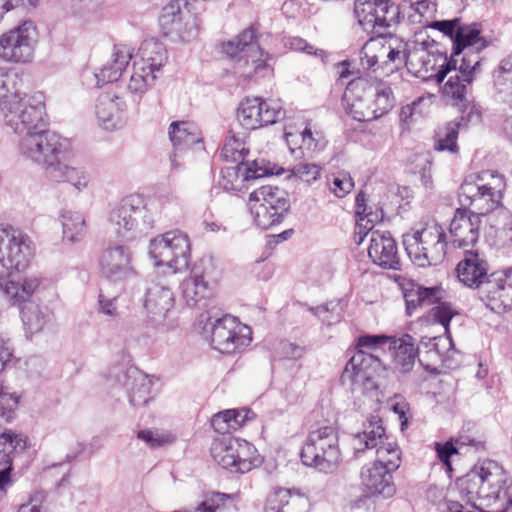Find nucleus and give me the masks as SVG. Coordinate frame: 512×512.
Listing matches in <instances>:
<instances>
[{
    "mask_svg": "<svg viewBox=\"0 0 512 512\" xmlns=\"http://www.w3.org/2000/svg\"><path fill=\"white\" fill-rule=\"evenodd\" d=\"M482 512H507L512 507V496L508 493L507 475L497 461L482 460Z\"/></svg>",
    "mask_w": 512,
    "mask_h": 512,
    "instance_id": "14",
    "label": "nucleus"
},
{
    "mask_svg": "<svg viewBox=\"0 0 512 512\" xmlns=\"http://www.w3.org/2000/svg\"><path fill=\"white\" fill-rule=\"evenodd\" d=\"M439 292L438 287H423L412 283L411 287L404 291L406 314L411 316L419 307L436 304L440 300Z\"/></svg>",
    "mask_w": 512,
    "mask_h": 512,
    "instance_id": "35",
    "label": "nucleus"
},
{
    "mask_svg": "<svg viewBox=\"0 0 512 512\" xmlns=\"http://www.w3.org/2000/svg\"><path fill=\"white\" fill-rule=\"evenodd\" d=\"M284 137L295 159L311 158L315 151L322 148L310 128H305L301 132H285Z\"/></svg>",
    "mask_w": 512,
    "mask_h": 512,
    "instance_id": "31",
    "label": "nucleus"
},
{
    "mask_svg": "<svg viewBox=\"0 0 512 512\" xmlns=\"http://www.w3.org/2000/svg\"><path fill=\"white\" fill-rule=\"evenodd\" d=\"M117 380L126 387L131 406L138 407L149 402L151 397V378L136 368L123 371Z\"/></svg>",
    "mask_w": 512,
    "mask_h": 512,
    "instance_id": "28",
    "label": "nucleus"
},
{
    "mask_svg": "<svg viewBox=\"0 0 512 512\" xmlns=\"http://www.w3.org/2000/svg\"><path fill=\"white\" fill-rule=\"evenodd\" d=\"M482 217H486L485 242L491 248H502L512 243V213L503 205L506 189L505 176L496 170H482Z\"/></svg>",
    "mask_w": 512,
    "mask_h": 512,
    "instance_id": "3",
    "label": "nucleus"
},
{
    "mask_svg": "<svg viewBox=\"0 0 512 512\" xmlns=\"http://www.w3.org/2000/svg\"><path fill=\"white\" fill-rule=\"evenodd\" d=\"M174 304V293L167 285L151 282L146 288L144 308L152 320H164Z\"/></svg>",
    "mask_w": 512,
    "mask_h": 512,
    "instance_id": "26",
    "label": "nucleus"
},
{
    "mask_svg": "<svg viewBox=\"0 0 512 512\" xmlns=\"http://www.w3.org/2000/svg\"><path fill=\"white\" fill-rule=\"evenodd\" d=\"M22 439L12 430L0 434V464L12 463L11 453L20 445Z\"/></svg>",
    "mask_w": 512,
    "mask_h": 512,
    "instance_id": "51",
    "label": "nucleus"
},
{
    "mask_svg": "<svg viewBox=\"0 0 512 512\" xmlns=\"http://www.w3.org/2000/svg\"><path fill=\"white\" fill-rule=\"evenodd\" d=\"M133 254L129 247L114 245L107 247L101 254L99 264L102 275L114 283H123L134 279L137 271L132 265Z\"/></svg>",
    "mask_w": 512,
    "mask_h": 512,
    "instance_id": "21",
    "label": "nucleus"
},
{
    "mask_svg": "<svg viewBox=\"0 0 512 512\" xmlns=\"http://www.w3.org/2000/svg\"><path fill=\"white\" fill-rule=\"evenodd\" d=\"M0 111L5 124L14 133L22 136L35 128H42L47 121L45 96L42 92L31 95L13 91L10 98L0 102Z\"/></svg>",
    "mask_w": 512,
    "mask_h": 512,
    "instance_id": "5",
    "label": "nucleus"
},
{
    "mask_svg": "<svg viewBox=\"0 0 512 512\" xmlns=\"http://www.w3.org/2000/svg\"><path fill=\"white\" fill-rule=\"evenodd\" d=\"M168 135L174 150L179 152L201 144L202 140L198 127L189 121L172 122L169 126Z\"/></svg>",
    "mask_w": 512,
    "mask_h": 512,
    "instance_id": "29",
    "label": "nucleus"
},
{
    "mask_svg": "<svg viewBox=\"0 0 512 512\" xmlns=\"http://www.w3.org/2000/svg\"><path fill=\"white\" fill-rule=\"evenodd\" d=\"M354 187L351 176L347 173H338L329 183L330 191L338 198L345 197Z\"/></svg>",
    "mask_w": 512,
    "mask_h": 512,
    "instance_id": "57",
    "label": "nucleus"
},
{
    "mask_svg": "<svg viewBox=\"0 0 512 512\" xmlns=\"http://www.w3.org/2000/svg\"><path fill=\"white\" fill-rule=\"evenodd\" d=\"M45 499L43 492L35 491L29 496L26 503L19 506L18 512H41V505Z\"/></svg>",
    "mask_w": 512,
    "mask_h": 512,
    "instance_id": "64",
    "label": "nucleus"
},
{
    "mask_svg": "<svg viewBox=\"0 0 512 512\" xmlns=\"http://www.w3.org/2000/svg\"><path fill=\"white\" fill-rule=\"evenodd\" d=\"M139 53L141 59L134 63L138 66H142L146 71H151L152 74L159 73L168 58L163 43L155 40L143 42Z\"/></svg>",
    "mask_w": 512,
    "mask_h": 512,
    "instance_id": "32",
    "label": "nucleus"
},
{
    "mask_svg": "<svg viewBox=\"0 0 512 512\" xmlns=\"http://www.w3.org/2000/svg\"><path fill=\"white\" fill-rule=\"evenodd\" d=\"M435 451L437 453V457L442 462L446 473L451 478L453 468L450 459L453 455L458 454V447L456 446V443H454L452 439L444 443L436 442Z\"/></svg>",
    "mask_w": 512,
    "mask_h": 512,
    "instance_id": "54",
    "label": "nucleus"
},
{
    "mask_svg": "<svg viewBox=\"0 0 512 512\" xmlns=\"http://www.w3.org/2000/svg\"><path fill=\"white\" fill-rule=\"evenodd\" d=\"M458 280L466 287H480V256L479 251L465 250L463 259L455 269Z\"/></svg>",
    "mask_w": 512,
    "mask_h": 512,
    "instance_id": "34",
    "label": "nucleus"
},
{
    "mask_svg": "<svg viewBox=\"0 0 512 512\" xmlns=\"http://www.w3.org/2000/svg\"><path fill=\"white\" fill-rule=\"evenodd\" d=\"M66 150V141L48 129V120L42 128H35L21 136L20 154L41 165L46 177L56 183L67 182L81 191L88 184V175L80 168L64 164L61 159Z\"/></svg>",
    "mask_w": 512,
    "mask_h": 512,
    "instance_id": "2",
    "label": "nucleus"
},
{
    "mask_svg": "<svg viewBox=\"0 0 512 512\" xmlns=\"http://www.w3.org/2000/svg\"><path fill=\"white\" fill-rule=\"evenodd\" d=\"M403 246L410 260L421 268L441 264L447 254V235L444 228L433 221L422 228L403 235Z\"/></svg>",
    "mask_w": 512,
    "mask_h": 512,
    "instance_id": "6",
    "label": "nucleus"
},
{
    "mask_svg": "<svg viewBox=\"0 0 512 512\" xmlns=\"http://www.w3.org/2000/svg\"><path fill=\"white\" fill-rule=\"evenodd\" d=\"M392 473L385 466L372 463L362 468L361 481L371 495L390 498L396 492Z\"/></svg>",
    "mask_w": 512,
    "mask_h": 512,
    "instance_id": "27",
    "label": "nucleus"
},
{
    "mask_svg": "<svg viewBox=\"0 0 512 512\" xmlns=\"http://www.w3.org/2000/svg\"><path fill=\"white\" fill-rule=\"evenodd\" d=\"M294 164L290 169L292 176L311 184L315 182L321 175L322 168L316 163L310 162V158H302Z\"/></svg>",
    "mask_w": 512,
    "mask_h": 512,
    "instance_id": "48",
    "label": "nucleus"
},
{
    "mask_svg": "<svg viewBox=\"0 0 512 512\" xmlns=\"http://www.w3.org/2000/svg\"><path fill=\"white\" fill-rule=\"evenodd\" d=\"M111 231L122 241H134L148 233L154 216L145 199L139 194L124 197L109 213Z\"/></svg>",
    "mask_w": 512,
    "mask_h": 512,
    "instance_id": "4",
    "label": "nucleus"
},
{
    "mask_svg": "<svg viewBox=\"0 0 512 512\" xmlns=\"http://www.w3.org/2000/svg\"><path fill=\"white\" fill-rule=\"evenodd\" d=\"M38 286L39 280L33 277L25 278L22 282L5 281L2 290L11 305L22 306L29 300Z\"/></svg>",
    "mask_w": 512,
    "mask_h": 512,
    "instance_id": "37",
    "label": "nucleus"
},
{
    "mask_svg": "<svg viewBox=\"0 0 512 512\" xmlns=\"http://www.w3.org/2000/svg\"><path fill=\"white\" fill-rule=\"evenodd\" d=\"M236 409L218 412L211 419V426L215 431L226 434L230 430H236Z\"/></svg>",
    "mask_w": 512,
    "mask_h": 512,
    "instance_id": "53",
    "label": "nucleus"
},
{
    "mask_svg": "<svg viewBox=\"0 0 512 512\" xmlns=\"http://www.w3.org/2000/svg\"><path fill=\"white\" fill-rule=\"evenodd\" d=\"M137 437L151 448L162 447L173 441V437L170 434L158 433L151 430H140L137 433Z\"/></svg>",
    "mask_w": 512,
    "mask_h": 512,
    "instance_id": "61",
    "label": "nucleus"
},
{
    "mask_svg": "<svg viewBox=\"0 0 512 512\" xmlns=\"http://www.w3.org/2000/svg\"><path fill=\"white\" fill-rule=\"evenodd\" d=\"M204 330L211 334L212 347L221 353H234L252 341L250 327L229 314L214 321L209 318Z\"/></svg>",
    "mask_w": 512,
    "mask_h": 512,
    "instance_id": "13",
    "label": "nucleus"
},
{
    "mask_svg": "<svg viewBox=\"0 0 512 512\" xmlns=\"http://www.w3.org/2000/svg\"><path fill=\"white\" fill-rule=\"evenodd\" d=\"M284 169L265 159H255L251 162L242 161L234 166L221 169L219 186L227 192L240 191L242 183L256 180L265 176L280 175Z\"/></svg>",
    "mask_w": 512,
    "mask_h": 512,
    "instance_id": "17",
    "label": "nucleus"
},
{
    "mask_svg": "<svg viewBox=\"0 0 512 512\" xmlns=\"http://www.w3.org/2000/svg\"><path fill=\"white\" fill-rule=\"evenodd\" d=\"M480 478V474L476 472V466L470 474L466 476V479L462 482L461 486H465L466 495L468 502L471 503L472 507L480 511V507L476 504V501L480 497V487L477 485L476 478Z\"/></svg>",
    "mask_w": 512,
    "mask_h": 512,
    "instance_id": "60",
    "label": "nucleus"
},
{
    "mask_svg": "<svg viewBox=\"0 0 512 512\" xmlns=\"http://www.w3.org/2000/svg\"><path fill=\"white\" fill-rule=\"evenodd\" d=\"M20 396L16 393H9L0 384V417L7 423L12 422L16 416Z\"/></svg>",
    "mask_w": 512,
    "mask_h": 512,
    "instance_id": "49",
    "label": "nucleus"
},
{
    "mask_svg": "<svg viewBox=\"0 0 512 512\" xmlns=\"http://www.w3.org/2000/svg\"><path fill=\"white\" fill-rule=\"evenodd\" d=\"M420 344L428 349V352L435 351L439 356L452 348L453 341L449 335L436 336L431 338L423 337Z\"/></svg>",
    "mask_w": 512,
    "mask_h": 512,
    "instance_id": "58",
    "label": "nucleus"
},
{
    "mask_svg": "<svg viewBox=\"0 0 512 512\" xmlns=\"http://www.w3.org/2000/svg\"><path fill=\"white\" fill-rule=\"evenodd\" d=\"M18 362L9 340L0 337V374L14 368Z\"/></svg>",
    "mask_w": 512,
    "mask_h": 512,
    "instance_id": "59",
    "label": "nucleus"
},
{
    "mask_svg": "<svg viewBox=\"0 0 512 512\" xmlns=\"http://www.w3.org/2000/svg\"><path fill=\"white\" fill-rule=\"evenodd\" d=\"M157 77V74H152L151 71H146L145 68L134 63L133 73L127 86L128 91L141 97L154 84Z\"/></svg>",
    "mask_w": 512,
    "mask_h": 512,
    "instance_id": "44",
    "label": "nucleus"
},
{
    "mask_svg": "<svg viewBox=\"0 0 512 512\" xmlns=\"http://www.w3.org/2000/svg\"><path fill=\"white\" fill-rule=\"evenodd\" d=\"M378 0H355L354 14L359 25L365 31L374 32L373 18L376 16Z\"/></svg>",
    "mask_w": 512,
    "mask_h": 512,
    "instance_id": "46",
    "label": "nucleus"
},
{
    "mask_svg": "<svg viewBox=\"0 0 512 512\" xmlns=\"http://www.w3.org/2000/svg\"><path fill=\"white\" fill-rule=\"evenodd\" d=\"M480 214L466 208H457L451 220L449 233L456 248L474 245L479 238Z\"/></svg>",
    "mask_w": 512,
    "mask_h": 512,
    "instance_id": "24",
    "label": "nucleus"
},
{
    "mask_svg": "<svg viewBox=\"0 0 512 512\" xmlns=\"http://www.w3.org/2000/svg\"><path fill=\"white\" fill-rule=\"evenodd\" d=\"M183 17L179 0H172L163 7L159 17V23L165 34L175 33L183 40L189 39L195 34L187 24L183 25Z\"/></svg>",
    "mask_w": 512,
    "mask_h": 512,
    "instance_id": "30",
    "label": "nucleus"
},
{
    "mask_svg": "<svg viewBox=\"0 0 512 512\" xmlns=\"http://www.w3.org/2000/svg\"><path fill=\"white\" fill-rule=\"evenodd\" d=\"M285 117L281 105L261 97H247L239 105L237 120L247 130L272 125Z\"/></svg>",
    "mask_w": 512,
    "mask_h": 512,
    "instance_id": "19",
    "label": "nucleus"
},
{
    "mask_svg": "<svg viewBox=\"0 0 512 512\" xmlns=\"http://www.w3.org/2000/svg\"><path fill=\"white\" fill-rule=\"evenodd\" d=\"M437 305L431 308L430 316L435 323L443 326L445 334L449 332L450 321L456 312L453 311L450 303L448 302H437Z\"/></svg>",
    "mask_w": 512,
    "mask_h": 512,
    "instance_id": "55",
    "label": "nucleus"
},
{
    "mask_svg": "<svg viewBox=\"0 0 512 512\" xmlns=\"http://www.w3.org/2000/svg\"><path fill=\"white\" fill-rule=\"evenodd\" d=\"M400 8L391 0H378L376 8V16L373 18L374 31L378 35H382L381 29H386L399 23Z\"/></svg>",
    "mask_w": 512,
    "mask_h": 512,
    "instance_id": "40",
    "label": "nucleus"
},
{
    "mask_svg": "<svg viewBox=\"0 0 512 512\" xmlns=\"http://www.w3.org/2000/svg\"><path fill=\"white\" fill-rule=\"evenodd\" d=\"M181 289L183 298L189 307L196 306L200 301L212 294V290L208 286L192 276H189V278L181 283Z\"/></svg>",
    "mask_w": 512,
    "mask_h": 512,
    "instance_id": "43",
    "label": "nucleus"
},
{
    "mask_svg": "<svg viewBox=\"0 0 512 512\" xmlns=\"http://www.w3.org/2000/svg\"><path fill=\"white\" fill-rule=\"evenodd\" d=\"M131 59V53L124 47H115L113 59L95 74L97 84L113 83L119 80Z\"/></svg>",
    "mask_w": 512,
    "mask_h": 512,
    "instance_id": "36",
    "label": "nucleus"
},
{
    "mask_svg": "<svg viewBox=\"0 0 512 512\" xmlns=\"http://www.w3.org/2000/svg\"><path fill=\"white\" fill-rule=\"evenodd\" d=\"M95 112L99 123L106 130L120 129L127 120L126 101L112 87L98 96Z\"/></svg>",
    "mask_w": 512,
    "mask_h": 512,
    "instance_id": "22",
    "label": "nucleus"
},
{
    "mask_svg": "<svg viewBox=\"0 0 512 512\" xmlns=\"http://www.w3.org/2000/svg\"><path fill=\"white\" fill-rule=\"evenodd\" d=\"M429 27L438 30L452 41V52L450 58L442 53H439L437 58L433 55L435 58L433 64H431L430 55L427 54V60L422 57L423 66L427 72L429 68H434L437 60L442 62L435 74L438 83H442L447 74L455 70L456 73L451 75L444 84L442 93L452 101L453 105L466 106L468 103L466 98L468 89L474 80L476 69L480 66V56L478 54L480 48H476L477 53L473 55H463L458 68L457 57L466 49L474 47L480 42V24L476 22L465 23L461 18L455 17L452 19L435 20Z\"/></svg>",
    "mask_w": 512,
    "mask_h": 512,
    "instance_id": "1",
    "label": "nucleus"
},
{
    "mask_svg": "<svg viewBox=\"0 0 512 512\" xmlns=\"http://www.w3.org/2000/svg\"><path fill=\"white\" fill-rule=\"evenodd\" d=\"M388 348L393 350L394 361L400 372L407 373L413 368L418 349L410 335H405L402 338L392 337Z\"/></svg>",
    "mask_w": 512,
    "mask_h": 512,
    "instance_id": "33",
    "label": "nucleus"
},
{
    "mask_svg": "<svg viewBox=\"0 0 512 512\" xmlns=\"http://www.w3.org/2000/svg\"><path fill=\"white\" fill-rule=\"evenodd\" d=\"M211 455L218 465L231 472L246 473L261 464L253 444L231 436L213 442Z\"/></svg>",
    "mask_w": 512,
    "mask_h": 512,
    "instance_id": "10",
    "label": "nucleus"
},
{
    "mask_svg": "<svg viewBox=\"0 0 512 512\" xmlns=\"http://www.w3.org/2000/svg\"><path fill=\"white\" fill-rule=\"evenodd\" d=\"M20 307L21 319L25 326L27 335H34L41 332L51 320V313L47 308H41L33 303Z\"/></svg>",
    "mask_w": 512,
    "mask_h": 512,
    "instance_id": "38",
    "label": "nucleus"
},
{
    "mask_svg": "<svg viewBox=\"0 0 512 512\" xmlns=\"http://www.w3.org/2000/svg\"><path fill=\"white\" fill-rule=\"evenodd\" d=\"M36 28L32 21L4 33L0 37V58L15 63L29 62L33 57Z\"/></svg>",
    "mask_w": 512,
    "mask_h": 512,
    "instance_id": "18",
    "label": "nucleus"
},
{
    "mask_svg": "<svg viewBox=\"0 0 512 512\" xmlns=\"http://www.w3.org/2000/svg\"><path fill=\"white\" fill-rule=\"evenodd\" d=\"M482 302L490 311L503 314L512 309V268L488 273L482 260Z\"/></svg>",
    "mask_w": 512,
    "mask_h": 512,
    "instance_id": "16",
    "label": "nucleus"
},
{
    "mask_svg": "<svg viewBox=\"0 0 512 512\" xmlns=\"http://www.w3.org/2000/svg\"><path fill=\"white\" fill-rule=\"evenodd\" d=\"M368 256L382 268L400 270L397 243L389 231L371 233Z\"/></svg>",
    "mask_w": 512,
    "mask_h": 512,
    "instance_id": "25",
    "label": "nucleus"
},
{
    "mask_svg": "<svg viewBox=\"0 0 512 512\" xmlns=\"http://www.w3.org/2000/svg\"><path fill=\"white\" fill-rule=\"evenodd\" d=\"M493 77L495 88L512 83V56L500 62L498 70L494 72Z\"/></svg>",
    "mask_w": 512,
    "mask_h": 512,
    "instance_id": "62",
    "label": "nucleus"
},
{
    "mask_svg": "<svg viewBox=\"0 0 512 512\" xmlns=\"http://www.w3.org/2000/svg\"><path fill=\"white\" fill-rule=\"evenodd\" d=\"M223 52L232 59L242 60L251 57V54H258L257 59L252 60L253 71L247 75H264V71L269 70V65L266 60L269 54L264 52L257 41V31L254 26H250L241 31L233 39L223 43Z\"/></svg>",
    "mask_w": 512,
    "mask_h": 512,
    "instance_id": "20",
    "label": "nucleus"
},
{
    "mask_svg": "<svg viewBox=\"0 0 512 512\" xmlns=\"http://www.w3.org/2000/svg\"><path fill=\"white\" fill-rule=\"evenodd\" d=\"M300 457L305 466L331 473L341 461L337 429L332 425L318 427L308 433Z\"/></svg>",
    "mask_w": 512,
    "mask_h": 512,
    "instance_id": "7",
    "label": "nucleus"
},
{
    "mask_svg": "<svg viewBox=\"0 0 512 512\" xmlns=\"http://www.w3.org/2000/svg\"><path fill=\"white\" fill-rule=\"evenodd\" d=\"M390 336L385 334H364L358 337L356 342V351L353 355L363 354L381 359L379 351L384 352V347L389 346Z\"/></svg>",
    "mask_w": 512,
    "mask_h": 512,
    "instance_id": "42",
    "label": "nucleus"
},
{
    "mask_svg": "<svg viewBox=\"0 0 512 512\" xmlns=\"http://www.w3.org/2000/svg\"><path fill=\"white\" fill-rule=\"evenodd\" d=\"M248 153L244 147V142L231 135L226 138L221 150V156L227 162L239 163L244 160V153Z\"/></svg>",
    "mask_w": 512,
    "mask_h": 512,
    "instance_id": "50",
    "label": "nucleus"
},
{
    "mask_svg": "<svg viewBox=\"0 0 512 512\" xmlns=\"http://www.w3.org/2000/svg\"><path fill=\"white\" fill-rule=\"evenodd\" d=\"M149 255L156 266H167L173 272L187 269L191 256L188 235L173 230L155 237L150 241Z\"/></svg>",
    "mask_w": 512,
    "mask_h": 512,
    "instance_id": "11",
    "label": "nucleus"
},
{
    "mask_svg": "<svg viewBox=\"0 0 512 512\" xmlns=\"http://www.w3.org/2000/svg\"><path fill=\"white\" fill-rule=\"evenodd\" d=\"M385 437V429L381 425V420L372 417L369 425L364 431L357 433L353 440V448L355 456H359L367 449L377 448L376 460L374 464L385 466L390 471H396L401 463V452L395 443H383Z\"/></svg>",
    "mask_w": 512,
    "mask_h": 512,
    "instance_id": "12",
    "label": "nucleus"
},
{
    "mask_svg": "<svg viewBox=\"0 0 512 512\" xmlns=\"http://www.w3.org/2000/svg\"><path fill=\"white\" fill-rule=\"evenodd\" d=\"M22 79L17 73L9 72L6 68L0 67V102L8 99L13 91L19 90Z\"/></svg>",
    "mask_w": 512,
    "mask_h": 512,
    "instance_id": "52",
    "label": "nucleus"
},
{
    "mask_svg": "<svg viewBox=\"0 0 512 512\" xmlns=\"http://www.w3.org/2000/svg\"><path fill=\"white\" fill-rule=\"evenodd\" d=\"M384 218V212L381 208L375 211L371 207L364 206L361 215H359V225L364 226L366 231H371L375 224L381 222Z\"/></svg>",
    "mask_w": 512,
    "mask_h": 512,
    "instance_id": "63",
    "label": "nucleus"
},
{
    "mask_svg": "<svg viewBox=\"0 0 512 512\" xmlns=\"http://www.w3.org/2000/svg\"><path fill=\"white\" fill-rule=\"evenodd\" d=\"M367 88H369L367 79L360 76L354 77L346 84L342 97V104L346 114L359 122L375 120L372 105L367 104L363 98Z\"/></svg>",
    "mask_w": 512,
    "mask_h": 512,
    "instance_id": "23",
    "label": "nucleus"
},
{
    "mask_svg": "<svg viewBox=\"0 0 512 512\" xmlns=\"http://www.w3.org/2000/svg\"><path fill=\"white\" fill-rule=\"evenodd\" d=\"M249 205L255 224L261 229H268L283 221L291 202L285 189L268 184L250 193Z\"/></svg>",
    "mask_w": 512,
    "mask_h": 512,
    "instance_id": "8",
    "label": "nucleus"
},
{
    "mask_svg": "<svg viewBox=\"0 0 512 512\" xmlns=\"http://www.w3.org/2000/svg\"><path fill=\"white\" fill-rule=\"evenodd\" d=\"M458 124L450 122L443 130L437 132L435 137L434 149L439 152L448 151L450 153L458 152Z\"/></svg>",
    "mask_w": 512,
    "mask_h": 512,
    "instance_id": "47",
    "label": "nucleus"
},
{
    "mask_svg": "<svg viewBox=\"0 0 512 512\" xmlns=\"http://www.w3.org/2000/svg\"><path fill=\"white\" fill-rule=\"evenodd\" d=\"M290 498L289 489H276L267 499L265 512H285L284 508L289 505Z\"/></svg>",
    "mask_w": 512,
    "mask_h": 512,
    "instance_id": "56",
    "label": "nucleus"
},
{
    "mask_svg": "<svg viewBox=\"0 0 512 512\" xmlns=\"http://www.w3.org/2000/svg\"><path fill=\"white\" fill-rule=\"evenodd\" d=\"M34 255L33 242L22 231L6 226L0 228V264L8 271L28 267Z\"/></svg>",
    "mask_w": 512,
    "mask_h": 512,
    "instance_id": "15",
    "label": "nucleus"
},
{
    "mask_svg": "<svg viewBox=\"0 0 512 512\" xmlns=\"http://www.w3.org/2000/svg\"><path fill=\"white\" fill-rule=\"evenodd\" d=\"M190 276L204 283L213 291L220 277V270L212 257L205 256L194 263Z\"/></svg>",
    "mask_w": 512,
    "mask_h": 512,
    "instance_id": "41",
    "label": "nucleus"
},
{
    "mask_svg": "<svg viewBox=\"0 0 512 512\" xmlns=\"http://www.w3.org/2000/svg\"><path fill=\"white\" fill-rule=\"evenodd\" d=\"M385 370L381 359L363 354L353 355L346 363L340 376L341 384L348 386L352 392H360L370 398L379 397L377 377Z\"/></svg>",
    "mask_w": 512,
    "mask_h": 512,
    "instance_id": "9",
    "label": "nucleus"
},
{
    "mask_svg": "<svg viewBox=\"0 0 512 512\" xmlns=\"http://www.w3.org/2000/svg\"><path fill=\"white\" fill-rule=\"evenodd\" d=\"M395 104V98L390 86L380 83L377 85L372 101V112L375 120L387 114Z\"/></svg>",
    "mask_w": 512,
    "mask_h": 512,
    "instance_id": "45",
    "label": "nucleus"
},
{
    "mask_svg": "<svg viewBox=\"0 0 512 512\" xmlns=\"http://www.w3.org/2000/svg\"><path fill=\"white\" fill-rule=\"evenodd\" d=\"M63 229V239L75 243L83 239L87 227L82 213L71 210H63L60 214Z\"/></svg>",
    "mask_w": 512,
    "mask_h": 512,
    "instance_id": "39",
    "label": "nucleus"
}]
</instances>
